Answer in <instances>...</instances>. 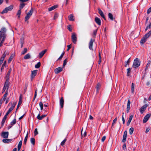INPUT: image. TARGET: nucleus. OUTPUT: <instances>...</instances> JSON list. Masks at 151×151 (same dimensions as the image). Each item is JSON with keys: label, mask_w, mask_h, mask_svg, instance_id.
Returning <instances> with one entry per match:
<instances>
[{"label": "nucleus", "mask_w": 151, "mask_h": 151, "mask_svg": "<svg viewBox=\"0 0 151 151\" xmlns=\"http://www.w3.org/2000/svg\"><path fill=\"white\" fill-rule=\"evenodd\" d=\"M151 35V31H150L148 33L146 34L144 37L147 39Z\"/></svg>", "instance_id": "obj_24"}, {"label": "nucleus", "mask_w": 151, "mask_h": 151, "mask_svg": "<svg viewBox=\"0 0 151 151\" xmlns=\"http://www.w3.org/2000/svg\"><path fill=\"white\" fill-rule=\"evenodd\" d=\"M147 40V39H146L143 37L140 41V43L141 44H143L146 42Z\"/></svg>", "instance_id": "obj_32"}, {"label": "nucleus", "mask_w": 151, "mask_h": 151, "mask_svg": "<svg viewBox=\"0 0 151 151\" xmlns=\"http://www.w3.org/2000/svg\"><path fill=\"white\" fill-rule=\"evenodd\" d=\"M131 104L130 101L129 99L128 100L127 107V112L128 113L130 109V105Z\"/></svg>", "instance_id": "obj_17"}, {"label": "nucleus", "mask_w": 151, "mask_h": 151, "mask_svg": "<svg viewBox=\"0 0 151 151\" xmlns=\"http://www.w3.org/2000/svg\"><path fill=\"white\" fill-rule=\"evenodd\" d=\"M122 120L123 121V124H124L125 123V121L124 119V117L123 116V115H122Z\"/></svg>", "instance_id": "obj_63"}, {"label": "nucleus", "mask_w": 151, "mask_h": 151, "mask_svg": "<svg viewBox=\"0 0 151 151\" xmlns=\"http://www.w3.org/2000/svg\"><path fill=\"white\" fill-rule=\"evenodd\" d=\"M37 70H35L32 71L31 75V78L32 79L37 74Z\"/></svg>", "instance_id": "obj_12"}, {"label": "nucleus", "mask_w": 151, "mask_h": 151, "mask_svg": "<svg viewBox=\"0 0 151 151\" xmlns=\"http://www.w3.org/2000/svg\"><path fill=\"white\" fill-rule=\"evenodd\" d=\"M68 59L67 58L65 59L63 61V66L64 67L65 65H66Z\"/></svg>", "instance_id": "obj_48"}, {"label": "nucleus", "mask_w": 151, "mask_h": 151, "mask_svg": "<svg viewBox=\"0 0 151 151\" xmlns=\"http://www.w3.org/2000/svg\"><path fill=\"white\" fill-rule=\"evenodd\" d=\"M16 104V102H14L12 104V106L9 109L11 111H12L13 109L14 108Z\"/></svg>", "instance_id": "obj_27"}, {"label": "nucleus", "mask_w": 151, "mask_h": 151, "mask_svg": "<svg viewBox=\"0 0 151 151\" xmlns=\"http://www.w3.org/2000/svg\"><path fill=\"white\" fill-rule=\"evenodd\" d=\"M151 12V6L148 9L147 13V14H149Z\"/></svg>", "instance_id": "obj_57"}, {"label": "nucleus", "mask_w": 151, "mask_h": 151, "mask_svg": "<svg viewBox=\"0 0 151 151\" xmlns=\"http://www.w3.org/2000/svg\"><path fill=\"white\" fill-rule=\"evenodd\" d=\"M134 129L133 127H131L130 128L129 130V134H132L133 133V132L134 131Z\"/></svg>", "instance_id": "obj_37"}, {"label": "nucleus", "mask_w": 151, "mask_h": 151, "mask_svg": "<svg viewBox=\"0 0 151 151\" xmlns=\"http://www.w3.org/2000/svg\"><path fill=\"white\" fill-rule=\"evenodd\" d=\"M148 106V105L147 104H145L141 107L139 109V111L141 114H142L144 113Z\"/></svg>", "instance_id": "obj_8"}, {"label": "nucleus", "mask_w": 151, "mask_h": 151, "mask_svg": "<svg viewBox=\"0 0 151 151\" xmlns=\"http://www.w3.org/2000/svg\"><path fill=\"white\" fill-rule=\"evenodd\" d=\"M21 9H19V10L18 11V12L17 13V15H18V18H19L20 17V15L21 14Z\"/></svg>", "instance_id": "obj_45"}, {"label": "nucleus", "mask_w": 151, "mask_h": 151, "mask_svg": "<svg viewBox=\"0 0 151 151\" xmlns=\"http://www.w3.org/2000/svg\"><path fill=\"white\" fill-rule=\"evenodd\" d=\"M27 48H24V49L23 50L22 52V53H21L22 54V55L24 54L25 53L27 52Z\"/></svg>", "instance_id": "obj_43"}, {"label": "nucleus", "mask_w": 151, "mask_h": 151, "mask_svg": "<svg viewBox=\"0 0 151 151\" xmlns=\"http://www.w3.org/2000/svg\"><path fill=\"white\" fill-rule=\"evenodd\" d=\"M33 11V9H31L29 12L27 14L25 18V21H26L28 20L29 18L32 15Z\"/></svg>", "instance_id": "obj_5"}, {"label": "nucleus", "mask_w": 151, "mask_h": 151, "mask_svg": "<svg viewBox=\"0 0 151 151\" xmlns=\"http://www.w3.org/2000/svg\"><path fill=\"white\" fill-rule=\"evenodd\" d=\"M9 79L8 78H7L5 82L4 83V87L7 88V90L8 89L9 87Z\"/></svg>", "instance_id": "obj_16"}, {"label": "nucleus", "mask_w": 151, "mask_h": 151, "mask_svg": "<svg viewBox=\"0 0 151 151\" xmlns=\"http://www.w3.org/2000/svg\"><path fill=\"white\" fill-rule=\"evenodd\" d=\"M58 17V15L57 13H55V14L54 16L53 19L54 20L56 19Z\"/></svg>", "instance_id": "obj_49"}, {"label": "nucleus", "mask_w": 151, "mask_h": 151, "mask_svg": "<svg viewBox=\"0 0 151 151\" xmlns=\"http://www.w3.org/2000/svg\"><path fill=\"white\" fill-rule=\"evenodd\" d=\"M151 63V62L149 60L148 61V63H147L145 67V71H146L147 70L148 68L149 67Z\"/></svg>", "instance_id": "obj_29"}, {"label": "nucleus", "mask_w": 151, "mask_h": 151, "mask_svg": "<svg viewBox=\"0 0 151 151\" xmlns=\"http://www.w3.org/2000/svg\"><path fill=\"white\" fill-rule=\"evenodd\" d=\"M22 95H21L20 96H19V101L18 105L17 106V108L16 109V110H17L19 108V106L21 104L22 102Z\"/></svg>", "instance_id": "obj_20"}, {"label": "nucleus", "mask_w": 151, "mask_h": 151, "mask_svg": "<svg viewBox=\"0 0 151 151\" xmlns=\"http://www.w3.org/2000/svg\"><path fill=\"white\" fill-rule=\"evenodd\" d=\"M16 123V119H14L11 122V124L12 125H13L14 124Z\"/></svg>", "instance_id": "obj_46"}, {"label": "nucleus", "mask_w": 151, "mask_h": 151, "mask_svg": "<svg viewBox=\"0 0 151 151\" xmlns=\"http://www.w3.org/2000/svg\"><path fill=\"white\" fill-rule=\"evenodd\" d=\"M63 67H59L56 68L54 70L55 73L56 74L58 73L63 70Z\"/></svg>", "instance_id": "obj_11"}, {"label": "nucleus", "mask_w": 151, "mask_h": 151, "mask_svg": "<svg viewBox=\"0 0 151 151\" xmlns=\"http://www.w3.org/2000/svg\"><path fill=\"white\" fill-rule=\"evenodd\" d=\"M127 131H125L124 133L123 138L122 139V142H125L126 139L127 137Z\"/></svg>", "instance_id": "obj_13"}, {"label": "nucleus", "mask_w": 151, "mask_h": 151, "mask_svg": "<svg viewBox=\"0 0 151 151\" xmlns=\"http://www.w3.org/2000/svg\"><path fill=\"white\" fill-rule=\"evenodd\" d=\"M106 138V137L105 136H103L101 139L102 142H103L105 140Z\"/></svg>", "instance_id": "obj_62"}, {"label": "nucleus", "mask_w": 151, "mask_h": 151, "mask_svg": "<svg viewBox=\"0 0 151 151\" xmlns=\"http://www.w3.org/2000/svg\"><path fill=\"white\" fill-rule=\"evenodd\" d=\"M64 100L63 97L60 98V106L61 108H62L63 106Z\"/></svg>", "instance_id": "obj_18"}, {"label": "nucleus", "mask_w": 151, "mask_h": 151, "mask_svg": "<svg viewBox=\"0 0 151 151\" xmlns=\"http://www.w3.org/2000/svg\"><path fill=\"white\" fill-rule=\"evenodd\" d=\"M68 29L70 32H71L72 31V28L71 27V26L70 25H69L68 26Z\"/></svg>", "instance_id": "obj_52"}, {"label": "nucleus", "mask_w": 151, "mask_h": 151, "mask_svg": "<svg viewBox=\"0 0 151 151\" xmlns=\"http://www.w3.org/2000/svg\"><path fill=\"white\" fill-rule=\"evenodd\" d=\"M13 6L12 5L5 8L1 12V14H4L7 13L8 11H11L13 9Z\"/></svg>", "instance_id": "obj_3"}, {"label": "nucleus", "mask_w": 151, "mask_h": 151, "mask_svg": "<svg viewBox=\"0 0 151 151\" xmlns=\"http://www.w3.org/2000/svg\"><path fill=\"white\" fill-rule=\"evenodd\" d=\"M15 54L14 53H13L12 54L9 58L8 60V62L9 63H10L11 62V61H12V60L13 59V58H14L15 56Z\"/></svg>", "instance_id": "obj_22"}, {"label": "nucleus", "mask_w": 151, "mask_h": 151, "mask_svg": "<svg viewBox=\"0 0 151 151\" xmlns=\"http://www.w3.org/2000/svg\"><path fill=\"white\" fill-rule=\"evenodd\" d=\"M9 54V53L7 51H5L3 55L6 56V55H8Z\"/></svg>", "instance_id": "obj_59"}, {"label": "nucleus", "mask_w": 151, "mask_h": 151, "mask_svg": "<svg viewBox=\"0 0 151 151\" xmlns=\"http://www.w3.org/2000/svg\"><path fill=\"white\" fill-rule=\"evenodd\" d=\"M131 68H129L127 69V75L128 76H130V73L131 72Z\"/></svg>", "instance_id": "obj_35"}, {"label": "nucleus", "mask_w": 151, "mask_h": 151, "mask_svg": "<svg viewBox=\"0 0 151 151\" xmlns=\"http://www.w3.org/2000/svg\"><path fill=\"white\" fill-rule=\"evenodd\" d=\"M28 133H27V135L24 138V143L25 144H26V142H27V138L28 137Z\"/></svg>", "instance_id": "obj_42"}, {"label": "nucleus", "mask_w": 151, "mask_h": 151, "mask_svg": "<svg viewBox=\"0 0 151 151\" xmlns=\"http://www.w3.org/2000/svg\"><path fill=\"white\" fill-rule=\"evenodd\" d=\"M71 39L73 42L74 44H76L77 41V38L76 35L75 33H72Z\"/></svg>", "instance_id": "obj_6"}, {"label": "nucleus", "mask_w": 151, "mask_h": 151, "mask_svg": "<svg viewBox=\"0 0 151 151\" xmlns=\"http://www.w3.org/2000/svg\"><path fill=\"white\" fill-rule=\"evenodd\" d=\"M140 64V62L137 58H136L134 60L132 65L133 67L134 68H137L139 67Z\"/></svg>", "instance_id": "obj_2"}, {"label": "nucleus", "mask_w": 151, "mask_h": 151, "mask_svg": "<svg viewBox=\"0 0 151 151\" xmlns=\"http://www.w3.org/2000/svg\"><path fill=\"white\" fill-rule=\"evenodd\" d=\"M134 83H132L131 86V91L132 93H134Z\"/></svg>", "instance_id": "obj_36"}, {"label": "nucleus", "mask_w": 151, "mask_h": 151, "mask_svg": "<svg viewBox=\"0 0 151 151\" xmlns=\"http://www.w3.org/2000/svg\"><path fill=\"white\" fill-rule=\"evenodd\" d=\"M46 115H43L41 116L40 114H39L37 116V118L39 120H41L42 119L44 118L45 117Z\"/></svg>", "instance_id": "obj_21"}, {"label": "nucleus", "mask_w": 151, "mask_h": 151, "mask_svg": "<svg viewBox=\"0 0 151 151\" xmlns=\"http://www.w3.org/2000/svg\"><path fill=\"white\" fill-rule=\"evenodd\" d=\"M150 127H148L146 129L145 132L146 133H147L150 130Z\"/></svg>", "instance_id": "obj_58"}, {"label": "nucleus", "mask_w": 151, "mask_h": 151, "mask_svg": "<svg viewBox=\"0 0 151 151\" xmlns=\"http://www.w3.org/2000/svg\"><path fill=\"white\" fill-rule=\"evenodd\" d=\"M6 29L5 28L3 27L1 28L0 31V41L1 40V42H4L6 38Z\"/></svg>", "instance_id": "obj_1"}, {"label": "nucleus", "mask_w": 151, "mask_h": 151, "mask_svg": "<svg viewBox=\"0 0 151 151\" xmlns=\"http://www.w3.org/2000/svg\"><path fill=\"white\" fill-rule=\"evenodd\" d=\"M31 142L33 145H34L35 142V140L34 138H32L30 139Z\"/></svg>", "instance_id": "obj_38"}, {"label": "nucleus", "mask_w": 151, "mask_h": 151, "mask_svg": "<svg viewBox=\"0 0 151 151\" xmlns=\"http://www.w3.org/2000/svg\"><path fill=\"white\" fill-rule=\"evenodd\" d=\"M39 105L40 107L41 110H42L43 109V104L42 102H40L39 103Z\"/></svg>", "instance_id": "obj_47"}, {"label": "nucleus", "mask_w": 151, "mask_h": 151, "mask_svg": "<svg viewBox=\"0 0 151 151\" xmlns=\"http://www.w3.org/2000/svg\"><path fill=\"white\" fill-rule=\"evenodd\" d=\"M57 7V6H52L50 7L48 9V10L49 11H51L52 10H53Z\"/></svg>", "instance_id": "obj_31"}, {"label": "nucleus", "mask_w": 151, "mask_h": 151, "mask_svg": "<svg viewBox=\"0 0 151 151\" xmlns=\"http://www.w3.org/2000/svg\"><path fill=\"white\" fill-rule=\"evenodd\" d=\"M109 18L111 20H113L114 19V17L112 14L111 13H109L108 14Z\"/></svg>", "instance_id": "obj_30"}, {"label": "nucleus", "mask_w": 151, "mask_h": 151, "mask_svg": "<svg viewBox=\"0 0 151 151\" xmlns=\"http://www.w3.org/2000/svg\"><path fill=\"white\" fill-rule=\"evenodd\" d=\"M82 130H83V129H82L81 131V134L82 137H84L86 135V132H84V133H83V134L82 133Z\"/></svg>", "instance_id": "obj_53"}, {"label": "nucleus", "mask_w": 151, "mask_h": 151, "mask_svg": "<svg viewBox=\"0 0 151 151\" xmlns=\"http://www.w3.org/2000/svg\"><path fill=\"white\" fill-rule=\"evenodd\" d=\"M6 61H5L4 63L2 65V67H1V70H2L4 68V66L6 64Z\"/></svg>", "instance_id": "obj_56"}, {"label": "nucleus", "mask_w": 151, "mask_h": 151, "mask_svg": "<svg viewBox=\"0 0 151 151\" xmlns=\"http://www.w3.org/2000/svg\"><path fill=\"white\" fill-rule=\"evenodd\" d=\"M98 12L99 14L101 15V16L104 18V20H106L104 16V15L103 14V12L101 10L100 8L98 9Z\"/></svg>", "instance_id": "obj_14"}, {"label": "nucleus", "mask_w": 151, "mask_h": 151, "mask_svg": "<svg viewBox=\"0 0 151 151\" xmlns=\"http://www.w3.org/2000/svg\"><path fill=\"white\" fill-rule=\"evenodd\" d=\"M130 62V61L129 60H129L126 62H125V67H127L128 65H129V63Z\"/></svg>", "instance_id": "obj_44"}, {"label": "nucleus", "mask_w": 151, "mask_h": 151, "mask_svg": "<svg viewBox=\"0 0 151 151\" xmlns=\"http://www.w3.org/2000/svg\"><path fill=\"white\" fill-rule=\"evenodd\" d=\"M8 94V92L7 91V90L4 94V95L3 96V100L5 101L7 97V95Z\"/></svg>", "instance_id": "obj_33"}, {"label": "nucleus", "mask_w": 151, "mask_h": 151, "mask_svg": "<svg viewBox=\"0 0 151 151\" xmlns=\"http://www.w3.org/2000/svg\"><path fill=\"white\" fill-rule=\"evenodd\" d=\"M101 87V85L99 83L97 84L96 86V92L98 93L100 90Z\"/></svg>", "instance_id": "obj_28"}, {"label": "nucleus", "mask_w": 151, "mask_h": 151, "mask_svg": "<svg viewBox=\"0 0 151 151\" xmlns=\"http://www.w3.org/2000/svg\"><path fill=\"white\" fill-rule=\"evenodd\" d=\"M133 117V115H131L129 116V119L128 120L127 123V126L129 125Z\"/></svg>", "instance_id": "obj_23"}, {"label": "nucleus", "mask_w": 151, "mask_h": 151, "mask_svg": "<svg viewBox=\"0 0 151 151\" xmlns=\"http://www.w3.org/2000/svg\"><path fill=\"white\" fill-rule=\"evenodd\" d=\"M68 19L69 20L71 21H73L74 20V19L73 18V16L72 14H70L69 16Z\"/></svg>", "instance_id": "obj_26"}, {"label": "nucleus", "mask_w": 151, "mask_h": 151, "mask_svg": "<svg viewBox=\"0 0 151 151\" xmlns=\"http://www.w3.org/2000/svg\"><path fill=\"white\" fill-rule=\"evenodd\" d=\"M97 31V29H96L93 31V34L95 36L96 34Z\"/></svg>", "instance_id": "obj_61"}, {"label": "nucleus", "mask_w": 151, "mask_h": 151, "mask_svg": "<svg viewBox=\"0 0 151 151\" xmlns=\"http://www.w3.org/2000/svg\"><path fill=\"white\" fill-rule=\"evenodd\" d=\"M117 120V118L116 117L113 121V122L112 124V126H113L114 125L116 122Z\"/></svg>", "instance_id": "obj_50"}, {"label": "nucleus", "mask_w": 151, "mask_h": 151, "mask_svg": "<svg viewBox=\"0 0 151 151\" xmlns=\"http://www.w3.org/2000/svg\"><path fill=\"white\" fill-rule=\"evenodd\" d=\"M151 114H147L144 117L143 120V122L144 123H145L150 118Z\"/></svg>", "instance_id": "obj_9"}, {"label": "nucleus", "mask_w": 151, "mask_h": 151, "mask_svg": "<svg viewBox=\"0 0 151 151\" xmlns=\"http://www.w3.org/2000/svg\"><path fill=\"white\" fill-rule=\"evenodd\" d=\"M12 69L11 68H10L9 69L8 73L7 74L6 76V77H9L10 74V73H11V72L12 71Z\"/></svg>", "instance_id": "obj_40"}, {"label": "nucleus", "mask_w": 151, "mask_h": 151, "mask_svg": "<svg viewBox=\"0 0 151 151\" xmlns=\"http://www.w3.org/2000/svg\"><path fill=\"white\" fill-rule=\"evenodd\" d=\"M12 139H5L2 140V142L5 143H8L12 141Z\"/></svg>", "instance_id": "obj_25"}, {"label": "nucleus", "mask_w": 151, "mask_h": 151, "mask_svg": "<svg viewBox=\"0 0 151 151\" xmlns=\"http://www.w3.org/2000/svg\"><path fill=\"white\" fill-rule=\"evenodd\" d=\"M30 56L29 54L28 53L26 55L24 58V59L26 60L30 58Z\"/></svg>", "instance_id": "obj_34"}, {"label": "nucleus", "mask_w": 151, "mask_h": 151, "mask_svg": "<svg viewBox=\"0 0 151 151\" xmlns=\"http://www.w3.org/2000/svg\"><path fill=\"white\" fill-rule=\"evenodd\" d=\"M9 134V133L8 132H2L1 135L2 137L4 139H6L8 137Z\"/></svg>", "instance_id": "obj_7"}, {"label": "nucleus", "mask_w": 151, "mask_h": 151, "mask_svg": "<svg viewBox=\"0 0 151 151\" xmlns=\"http://www.w3.org/2000/svg\"><path fill=\"white\" fill-rule=\"evenodd\" d=\"M11 111L9 110L6 112L5 115L4 116L1 122V127L3 126L5 121L7 118V115Z\"/></svg>", "instance_id": "obj_4"}, {"label": "nucleus", "mask_w": 151, "mask_h": 151, "mask_svg": "<svg viewBox=\"0 0 151 151\" xmlns=\"http://www.w3.org/2000/svg\"><path fill=\"white\" fill-rule=\"evenodd\" d=\"M22 140H21L19 142L18 144V147H21L22 145Z\"/></svg>", "instance_id": "obj_54"}, {"label": "nucleus", "mask_w": 151, "mask_h": 151, "mask_svg": "<svg viewBox=\"0 0 151 151\" xmlns=\"http://www.w3.org/2000/svg\"><path fill=\"white\" fill-rule=\"evenodd\" d=\"M68 49H67V51H68L69 49L71 48V45H68L67 46Z\"/></svg>", "instance_id": "obj_64"}, {"label": "nucleus", "mask_w": 151, "mask_h": 151, "mask_svg": "<svg viewBox=\"0 0 151 151\" xmlns=\"http://www.w3.org/2000/svg\"><path fill=\"white\" fill-rule=\"evenodd\" d=\"M37 94V90H36V91H35V96H34V99H33V101H34L35 100Z\"/></svg>", "instance_id": "obj_60"}, {"label": "nucleus", "mask_w": 151, "mask_h": 151, "mask_svg": "<svg viewBox=\"0 0 151 151\" xmlns=\"http://www.w3.org/2000/svg\"><path fill=\"white\" fill-rule=\"evenodd\" d=\"M95 40L92 39L90 40V41L89 43V48L90 50H93L92 47L93 45V42H94Z\"/></svg>", "instance_id": "obj_10"}, {"label": "nucleus", "mask_w": 151, "mask_h": 151, "mask_svg": "<svg viewBox=\"0 0 151 151\" xmlns=\"http://www.w3.org/2000/svg\"><path fill=\"white\" fill-rule=\"evenodd\" d=\"M40 62H39L37 64L35 65V67L36 68H38L40 67Z\"/></svg>", "instance_id": "obj_39"}, {"label": "nucleus", "mask_w": 151, "mask_h": 151, "mask_svg": "<svg viewBox=\"0 0 151 151\" xmlns=\"http://www.w3.org/2000/svg\"><path fill=\"white\" fill-rule=\"evenodd\" d=\"M47 51V50L46 49H45L40 52L39 55V57L40 58H42Z\"/></svg>", "instance_id": "obj_15"}, {"label": "nucleus", "mask_w": 151, "mask_h": 151, "mask_svg": "<svg viewBox=\"0 0 151 151\" xmlns=\"http://www.w3.org/2000/svg\"><path fill=\"white\" fill-rule=\"evenodd\" d=\"M66 141V139H65L61 143V145L62 146H63L64 144Z\"/></svg>", "instance_id": "obj_51"}, {"label": "nucleus", "mask_w": 151, "mask_h": 151, "mask_svg": "<svg viewBox=\"0 0 151 151\" xmlns=\"http://www.w3.org/2000/svg\"><path fill=\"white\" fill-rule=\"evenodd\" d=\"M38 132L37 131V128L35 129L34 131V134L35 135L38 134Z\"/></svg>", "instance_id": "obj_55"}, {"label": "nucleus", "mask_w": 151, "mask_h": 151, "mask_svg": "<svg viewBox=\"0 0 151 151\" xmlns=\"http://www.w3.org/2000/svg\"><path fill=\"white\" fill-rule=\"evenodd\" d=\"M95 20L96 23L98 25H101V20L99 18L97 17H95Z\"/></svg>", "instance_id": "obj_19"}, {"label": "nucleus", "mask_w": 151, "mask_h": 151, "mask_svg": "<svg viewBox=\"0 0 151 151\" xmlns=\"http://www.w3.org/2000/svg\"><path fill=\"white\" fill-rule=\"evenodd\" d=\"M25 5V4L24 3H21L20 5V6H19L20 9L21 10V9H22L24 7V6Z\"/></svg>", "instance_id": "obj_41"}]
</instances>
